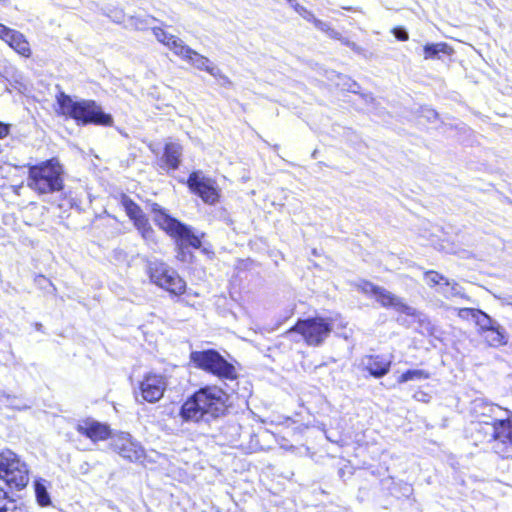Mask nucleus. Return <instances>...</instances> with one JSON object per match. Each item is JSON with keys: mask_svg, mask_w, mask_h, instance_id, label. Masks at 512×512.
I'll return each mask as SVG.
<instances>
[{"mask_svg": "<svg viewBox=\"0 0 512 512\" xmlns=\"http://www.w3.org/2000/svg\"><path fill=\"white\" fill-rule=\"evenodd\" d=\"M121 204L142 237L146 241H154V231L140 207L127 196L122 197Z\"/></svg>", "mask_w": 512, "mask_h": 512, "instance_id": "nucleus-15", "label": "nucleus"}, {"mask_svg": "<svg viewBox=\"0 0 512 512\" xmlns=\"http://www.w3.org/2000/svg\"><path fill=\"white\" fill-rule=\"evenodd\" d=\"M424 278H425L426 283L431 287L436 286V285L442 286V284L446 280V278L443 275H441L435 271H427L424 274Z\"/></svg>", "mask_w": 512, "mask_h": 512, "instance_id": "nucleus-28", "label": "nucleus"}, {"mask_svg": "<svg viewBox=\"0 0 512 512\" xmlns=\"http://www.w3.org/2000/svg\"><path fill=\"white\" fill-rule=\"evenodd\" d=\"M9 133V126L0 122V139L6 137Z\"/></svg>", "mask_w": 512, "mask_h": 512, "instance_id": "nucleus-35", "label": "nucleus"}, {"mask_svg": "<svg viewBox=\"0 0 512 512\" xmlns=\"http://www.w3.org/2000/svg\"><path fill=\"white\" fill-rule=\"evenodd\" d=\"M414 398L418 401H423V402L428 401V395L422 391L415 393Z\"/></svg>", "mask_w": 512, "mask_h": 512, "instance_id": "nucleus-36", "label": "nucleus"}, {"mask_svg": "<svg viewBox=\"0 0 512 512\" xmlns=\"http://www.w3.org/2000/svg\"><path fill=\"white\" fill-rule=\"evenodd\" d=\"M335 322L337 326L345 327L342 319H325L321 317L299 320L296 325L289 330V333L297 332L304 341L311 346L320 345L331 333Z\"/></svg>", "mask_w": 512, "mask_h": 512, "instance_id": "nucleus-6", "label": "nucleus"}, {"mask_svg": "<svg viewBox=\"0 0 512 512\" xmlns=\"http://www.w3.org/2000/svg\"><path fill=\"white\" fill-rule=\"evenodd\" d=\"M362 365L376 378L386 375L390 369V361L380 356H366Z\"/></svg>", "mask_w": 512, "mask_h": 512, "instance_id": "nucleus-19", "label": "nucleus"}, {"mask_svg": "<svg viewBox=\"0 0 512 512\" xmlns=\"http://www.w3.org/2000/svg\"><path fill=\"white\" fill-rule=\"evenodd\" d=\"M148 274L151 282L173 295L185 292L186 283L177 271L164 262L151 261L148 264Z\"/></svg>", "mask_w": 512, "mask_h": 512, "instance_id": "nucleus-8", "label": "nucleus"}, {"mask_svg": "<svg viewBox=\"0 0 512 512\" xmlns=\"http://www.w3.org/2000/svg\"><path fill=\"white\" fill-rule=\"evenodd\" d=\"M493 437L496 452L504 457L512 456V421L501 417L493 422Z\"/></svg>", "mask_w": 512, "mask_h": 512, "instance_id": "nucleus-14", "label": "nucleus"}, {"mask_svg": "<svg viewBox=\"0 0 512 512\" xmlns=\"http://www.w3.org/2000/svg\"><path fill=\"white\" fill-rule=\"evenodd\" d=\"M188 186L207 204H215L219 199V190L215 180L205 176L201 171L190 174Z\"/></svg>", "mask_w": 512, "mask_h": 512, "instance_id": "nucleus-11", "label": "nucleus"}, {"mask_svg": "<svg viewBox=\"0 0 512 512\" xmlns=\"http://www.w3.org/2000/svg\"><path fill=\"white\" fill-rule=\"evenodd\" d=\"M182 147L178 143H168L165 146L164 160L166 165L175 170L179 167Z\"/></svg>", "mask_w": 512, "mask_h": 512, "instance_id": "nucleus-20", "label": "nucleus"}, {"mask_svg": "<svg viewBox=\"0 0 512 512\" xmlns=\"http://www.w3.org/2000/svg\"><path fill=\"white\" fill-rule=\"evenodd\" d=\"M106 15L115 23L123 24L127 23L128 17L125 16L124 12L121 9H110Z\"/></svg>", "mask_w": 512, "mask_h": 512, "instance_id": "nucleus-30", "label": "nucleus"}, {"mask_svg": "<svg viewBox=\"0 0 512 512\" xmlns=\"http://www.w3.org/2000/svg\"><path fill=\"white\" fill-rule=\"evenodd\" d=\"M153 220L160 229L176 240L180 249L187 245L194 249L201 247L199 235L195 234L189 226L171 217L158 205L153 207Z\"/></svg>", "mask_w": 512, "mask_h": 512, "instance_id": "nucleus-5", "label": "nucleus"}, {"mask_svg": "<svg viewBox=\"0 0 512 512\" xmlns=\"http://www.w3.org/2000/svg\"><path fill=\"white\" fill-rule=\"evenodd\" d=\"M485 340L490 346L498 347L507 343L505 330L499 324L484 333Z\"/></svg>", "mask_w": 512, "mask_h": 512, "instance_id": "nucleus-22", "label": "nucleus"}, {"mask_svg": "<svg viewBox=\"0 0 512 512\" xmlns=\"http://www.w3.org/2000/svg\"><path fill=\"white\" fill-rule=\"evenodd\" d=\"M0 39L22 56H30L31 50L29 43L22 33L6 26L3 34L0 35Z\"/></svg>", "mask_w": 512, "mask_h": 512, "instance_id": "nucleus-18", "label": "nucleus"}, {"mask_svg": "<svg viewBox=\"0 0 512 512\" xmlns=\"http://www.w3.org/2000/svg\"><path fill=\"white\" fill-rule=\"evenodd\" d=\"M35 494L39 505L48 506L51 503L47 487L43 481L37 480L35 482Z\"/></svg>", "mask_w": 512, "mask_h": 512, "instance_id": "nucleus-24", "label": "nucleus"}, {"mask_svg": "<svg viewBox=\"0 0 512 512\" xmlns=\"http://www.w3.org/2000/svg\"><path fill=\"white\" fill-rule=\"evenodd\" d=\"M111 446L123 458L131 462H141L144 458V449L140 443L133 440L130 434L121 432L112 437Z\"/></svg>", "mask_w": 512, "mask_h": 512, "instance_id": "nucleus-13", "label": "nucleus"}, {"mask_svg": "<svg viewBox=\"0 0 512 512\" xmlns=\"http://www.w3.org/2000/svg\"><path fill=\"white\" fill-rule=\"evenodd\" d=\"M190 359L197 367L219 377L226 379H234L236 377L235 367L214 350L192 352Z\"/></svg>", "mask_w": 512, "mask_h": 512, "instance_id": "nucleus-9", "label": "nucleus"}, {"mask_svg": "<svg viewBox=\"0 0 512 512\" xmlns=\"http://www.w3.org/2000/svg\"><path fill=\"white\" fill-rule=\"evenodd\" d=\"M14 507V502L8 499L7 493L3 489H0V512H12Z\"/></svg>", "mask_w": 512, "mask_h": 512, "instance_id": "nucleus-31", "label": "nucleus"}, {"mask_svg": "<svg viewBox=\"0 0 512 512\" xmlns=\"http://www.w3.org/2000/svg\"><path fill=\"white\" fill-rule=\"evenodd\" d=\"M474 321L480 327L483 333H485L489 329L493 328L496 324H498L495 320H493L490 316H488L481 310H478V312H476Z\"/></svg>", "mask_w": 512, "mask_h": 512, "instance_id": "nucleus-25", "label": "nucleus"}, {"mask_svg": "<svg viewBox=\"0 0 512 512\" xmlns=\"http://www.w3.org/2000/svg\"><path fill=\"white\" fill-rule=\"evenodd\" d=\"M152 19L149 17L141 18L139 16H130L128 17L127 23H125L126 28L143 30L147 28Z\"/></svg>", "mask_w": 512, "mask_h": 512, "instance_id": "nucleus-27", "label": "nucleus"}, {"mask_svg": "<svg viewBox=\"0 0 512 512\" xmlns=\"http://www.w3.org/2000/svg\"><path fill=\"white\" fill-rule=\"evenodd\" d=\"M452 52V48L444 42L426 44L423 48L424 58L426 60L440 59V54L451 55Z\"/></svg>", "mask_w": 512, "mask_h": 512, "instance_id": "nucleus-21", "label": "nucleus"}, {"mask_svg": "<svg viewBox=\"0 0 512 512\" xmlns=\"http://www.w3.org/2000/svg\"><path fill=\"white\" fill-rule=\"evenodd\" d=\"M42 281H43V282H46V283L49 285V287H50L53 291L55 290V288H54L53 284H52L48 279H46L45 277H42V276H41V277L39 278L38 282L41 284V282H42Z\"/></svg>", "mask_w": 512, "mask_h": 512, "instance_id": "nucleus-38", "label": "nucleus"}, {"mask_svg": "<svg viewBox=\"0 0 512 512\" xmlns=\"http://www.w3.org/2000/svg\"><path fill=\"white\" fill-rule=\"evenodd\" d=\"M0 479L16 489L24 488L29 482L27 464L11 450L0 452Z\"/></svg>", "mask_w": 512, "mask_h": 512, "instance_id": "nucleus-7", "label": "nucleus"}, {"mask_svg": "<svg viewBox=\"0 0 512 512\" xmlns=\"http://www.w3.org/2000/svg\"><path fill=\"white\" fill-rule=\"evenodd\" d=\"M393 34L398 40L401 41H406L409 38L407 31L403 28H394Z\"/></svg>", "mask_w": 512, "mask_h": 512, "instance_id": "nucleus-34", "label": "nucleus"}, {"mask_svg": "<svg viewBox=\"0 0 512 512\" xmlns=\"http://www.w3.org/2000/svg\"><path fill=\"white\" fill-rule=\"evenodd\" d=\"M227 394L217 386H206L195 392L181 407L184 421L205 422L220 417L226 410Z\"/></svg>", "mask_w": 512, "mask_h": 512, "instance_id": "nucleus-1", "label": "nucleus"}, {"mask_svg": "<svg viewBox=\"0 0 512 512\" xmlns=\"http://www.w3.org/2000/svg\"><path fill=\"white\" fill-rule=\"evenodd\" d=\"M5 27V25L0 23V35L3 34V32L5 31Z\"/></svg>", "mask_w": 512, "mask_h": 512, "instance_id": "nucleus-39", "label": "nucleus"}, {"mask_svg": "<svg viewBox=\"0 0 512 512\" xmlns=\"http://www.w3.org/2000/svg\"><path fill=\"white\" fill-rule=\"evenodd\" d=\"M167 388V379L164 375L149 372L139 382V393L142 399L149 403L158 402Z\"/></svg>", "mask_w": 512, "mask_h": 512, "instance_id": "nucleus-12", "label": "nucleus"}, {"mask_svg": "<svg viewBox=\"0 0 512 512\" xmlns=\"http://www.w3.org/2000/svg\"><path fill=\"white\" fill-rule=\"evenodd\" d=\"M27 186L38 195L61 191L64 186L63 168L58 160L50 159L31 166Z\"/></svg>", "mask_w": 512, "mask_h": 512, "instance_id": "nucleus-4", "label": "nucleus"}, {"mask_svg": "<svg viewBox=\"0 0 512 512\" xmlns=\"http://www.w3.org/2000/svg\"><path fill=\"white\" fill-rule=\"evenodd\" d=\"M473 410L479 422L491 425L492 427L493 422H497L501 417H504V414L508 413L507 410H504L500 406L487 403L483 400H476Z\"/></svg>", "mask_w": 512, "mask_h": 512, "instance_id": "nucleus-17", "label": "nucleus"}, {"mask_svg": "<svg viewBox=\"0 0 512 512\" xmlns=\"http://www.w3.org/2000/svg\"><path fill=\"white\" fill-rule=\"evenodd\" d=\"M56 99L59 114L72 118L78 125L111 126L113 124L111 115L104 113L93 100H75L64 92H60Z\"/></svg>", "mask_w": 512, "mask_h": 512, "instance_id": "nucleus-2", "label": "nucleus"}, {"mask_svg": "<svg viewBox=\"0 0 512 512\" xmlns=\"http://www.w3.org/2000/svg\"><path fill=\"white\" fill-rule=\"evenodd\" d=\"M0 2H1L3 5H7V4H9V0H0Z\"/></svg>", "mask_w": 512, "mask_h": 512, "instance_id": "nucleus-40", "label": "nucleus"}, {"mask_svg": "<svg viewBox=\"0 0 512 512\" xmlns=\"http://www.w3.org/2000/svg\"><path fill=\"white\" fill-rule=\"evenodd\" d=\"M431 114H433V116H436V113L434 111H430Z\"/></svg>", "mask_w": 512, "mask_h": 512, "instance_id": "nucleus-41", "label": "nucleus"}, {"mask_svg": "<svg viewBox=\"0 0 512 512\" xmlns=\"http://www.w3.org/2000/svg\"><path fill=\"white\" fill-rule=\"evenodd\" d=\"M430 377L429 372L422 369H411L404 372L398 378V383H406L408 381L426 380Z\"/></svg>", "mask_w": 512, "mask_h": 512, "instance_id": "nucleus-23", "label": "nucleus"}, {"mask_svg": "<svg viewBox=\"0 0 512 512\" xmlns=\"http://www.w3.org/2000/svg\"><path fill=\"white\" fill-rule=\"evenodd\" d=\"M358 288L366 295H371L385 308H393L397 312L404 313L408 316H414L416 310L407 305L400 297L394 295L388 290L376 286L368 281H361Z\"/></svg>", "mask_w": 512, "mask_h": 512, "instance_id": "nucleus-10", "label": "nucleus"}, {"mask_svg": "<svg viewBox=\"0 0 512 512\" xmlns=\"http://www.w3.org/2000/svg\"><path fill=\"white\" fill-rule=\"evenodd\" d=\"M76 430L93 442L106 440L111 435L108 425L91 418L80 420L76 425Z\"/></svg>", "mask_w": 512, "mask_h": 512, "instance_id": "nucleus-16", "label": "nucleus"}, {"mask_svg": "<svg viewBox=\"0 0 512 512\" xmlns=\"http://www.w3.org/2000/svg\"><path fill=\"white\" fill-rule=\"evenodd\" d=\"M313 25L315 26V28H317L318 30H321L325 33H327L330 37H333V38H337L339 33L336 32L334 29H332L328 23L322 21V20H319V19H315L314 22H313Z\"/></svg>", "mask_w": 512, "mask_h": 512, "instance_id": "nucleus-32", "label": "nucleus"}, {"mask_svg": "<svg viewBox=\"0 0 512 512\" xmlns=\"http://www.w3.org/2000/svg\"><path fill=\"white\" fill-rule=\"evenodd\" d=\"M289 3L293 6L294 10L301 16L303 17L306 21L308 22H311L313 23L314 20L316 19V17L314 16V14L307 10L305 7H303L302 5L296 3L294 0H288Z\"/></svg>", "mask_w": 512, "mask_h": 512, "instance_id": "nucleus-29", "label": "nucleus"}, {"mask_svg": "<svg viewBox=\"0 0 512 512\" xmlns=\"http://www.w3.org/2000/svg\"><path fill=\"white\" fill-rule=\"evenodd\" d=\"M476 312H478V309H473V308H462L459 310V317L461 318H471V319H475V316H476Z\"/></svg>", "mask_w": 512, "mask_h": 512, "instance_id": "nucleus-33", "label": "nucleus"}, {"mask_svg": "<svg viewBox=\"0 0 512 512\" xmlns=\"http://www.w3.org/2000/svg\"><path fill=\"white\" fill-rule=\"evenodd\" d=\"M438 292L446 298H450L460 294V287L456 282H451L446 279L442 286L439 288Z\"/></svg>", "mask_w": 512, "mask_h": 512, "instance_id": "nucleus-26", "label": "nucleus"}, {"mask_svg": "<svg viewBox=\"0 0 512 512\" xmlns=\"http://www.w3.org/2000/svg\"><path fill=\"white\" fill-rule=\"evenodd\" d=\"M502 305L512 306V296L500 297Z\"/></svg>", "mask_w": 512, "mask_h": 512, "instance_id": "nucleus-37", "label": "nucleus"}, {"mask_svg": "<svg viewBox=\"0 0 512 512\" xmlns=\"http://www.w3.org/2000/svg\"><path fill=\"white\" fill-rule=\"evenodd\" d=\"M153 34L160 43L196 69L208 72L214 78L222 80L223 83H230L228 77L219 68L214 66L207 57L191 49L180 38L169 34L161 28H153Z\"/></svg>", "mask_w": 512, "mask_h": 512, "instance_id": "nucleus-3", "label": "nucleus"}]
</instances>
